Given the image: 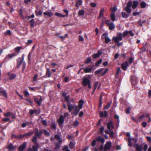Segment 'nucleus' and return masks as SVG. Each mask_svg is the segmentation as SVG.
<instances>
[{
	"instance_id": "nucleus-64",
	"label": "nucleus",
	"mask_w": 151,
	"mask_h": 151,
	"mask_svg": "<svg viewBox=\"0 0 151 151\" xmlns=\"http://www.w3.org/2000/svg\"><path fill=\"white\" fill-rule=\"evenodd\" d=\"M41 122L42 123V124L43 125L47 126V122L45 120H41Z\"/></svg>"
},
{
	"instance_id": "nucleus-44",
	"label": "nucleus",
	"mask_w": 151,
	"mask_h": 151,
	"mask_svg": "<svg viewBox=\"0 0 151 151\" xmlns=\"http://www.w3.org/2000/svg\"><path fill=\"white\" fill-rule=\"evenodd\" d=\"M75 144L73 143L71 141L69 144V147L70 149H73L74 147Z\"/></svg>"
},
{
	"instance_id": "nucleus-2",
	"label": "nucleus",
	"mask_w": 151,
	"mask_h": 151,
	"mask_svg": "<svg viewBox=\"0 0 151 151\" xmlns=\"http://www.w3.org/2000/svg\"><path fill=\"white\" fill-rule=\"evenodd\" d=\"M117 35V36L114 37L112 38V40L114 41L115 42H118L123 40L122 35L121 33H118Z\"/></svg>"
},
{
	"instance_id": "nucleus-27",
	"label": "nucleus",
	"mask_w": 151,
	"mask_h": 151,
	"mask_svg": "<svg viewBox=\"0 0 151 151\" xmlns=\"http://www.w3.org/2000/svg\"><path fill=\"white\" fill-rule=\"evenodd\" d=\"M35 101L38 104L39 106L41 105V101L42 100V99L41 98L40 99L37 98H35L34 99Z\"/></svg>"
},
{
	"instance_id": "nucleus-46",
	"label": "nucleus",
	"mask_w": 151,
	"mask_h": 151,
	"mask_svg": "<svg viewBox=\"0 0 151 151\" xmlns=\"http://www.w3.org/2000/svg\"><path fill=\"white\" fill-rule=\"evenodd\" d=\"M37 112V111L35 109L34 110H30L29 112L30 115H32L34 113H36Z\"/></svg>"
},
{
	"instance_id": "nucleus-51",
	"label": "nucleus",
	"mask_w": 151,
	"mask_h": 151,
	"mask_svg": "<svg viewBox=\"0 0 151 151\" xmlns=\"http://www.w3.org/2000/svg\"><path fill=\"white\" fill-rule=\"evenodd\" d=\"M30 23V26L33 27L34 26V19H31L29 22Z\"/></svg>"
},
{
	"instance_id": "nucleus-45",
	"label": "nucleus",
	"mask_w": 151,
	"mask_h": 151,
	"mask_svg": "<svg viewBox=\"0 0 151 151\" xmlns=\"http://www.w3.org/2000/svg\"><path fill=\"white\" fill-rule=\"evenodd\" d=\"M84 14V11L82 9L79 10L78 13L79 16L83 15Z\"/></svg>"
},
{
	"instance_id": "nucleus-23",
	"label": "nucleus",
	"mask_w": 151,
	"mask_h": 151,
	"mask_svg": "<svg viewBox=\"0 0 151 151\" xmlns=\"http://www.w3.org/2000/svg\"><path fill=\"white\" fill-rule=\"evenodd\" d=\"M7 76L11 80L14 79L16 77V75L14 74H10L8 73H7Z\"/></svg>"
},
{
	"instance_id": "nucleus-10",
	"label": "nucleus",
	"mask_w": 151,
	"mask_h": 151,
	"mask_svg": "<svg viewBox=\"0 0 151 151\" xmlns=\"http://www.w3.org/2000/svg\"><path fill=\"white\" fill-rule=\"evenodd\" d=\"M130 79L131 81V83L132 85L134 86L137 84V79L134 76H132Z\"/></svg>"
},
{
	"instance_id": "nucleus-17",
	"label": "nucleus",
	"mask_w": 151,
	"mask_h": 151,
	"mask_svg": "<svg viewBox=\"0 0 151 151\" xmlns=\"http://www.w3.org/2000/svg\"><path fill=\"white\" fill-rule=\"evenodd\" d=\"M0 96H2L6 98H7L6 91L3 89L0 88Z\"/></svg>"
},
{
	"instance_id": "nucleus-22",
	"label": "nucleus",
	"mask_w": 151,
	"mask_h": 151,
	"mask_svg": "<svg viewBox=\"0 0 151 151\" xmlns=\"http://www.w3.org/2000/svg\"><path fill=\"white\" fill-rule=\"evenodd\" d=\"M128 66V63L127 61H126L125 63L122 64L121 68L124 70H126L127 69Z\"/></svg>"
},
{
	"instance_id": "nucleus-20",
	"label": "nucleus",
	"mask_w": 151,
	"mask_h": 151,
	"mask_svg": "<svg viewBox=\"0 0 151 151\" xmlns=\"http://www.w3.org/2000/svg\"><path fill=\"white\" fill-rule=\"evenodd\" d=\"M84 103V102L83 100H80L79 101L78 106H78V107L79 109H81L83 107V106Z\"/></svg>"
},
{
	"instance_id": "nucleus-35",
	"label": "nucleus",
	"mask_w": 151,
	"mask_h": 151,
	"mask_svg": "<svg viewBox=\"0 0 151 151\" xmlns=\"http://www.w3.org/2000/svg\"><path fill=\"white\" fill-rule=\"evenodd\" d=\"M104 70V68H101L99 69H98L96 70L95 72V75H98L99 74H100L102 73L103 71Z\"/></svg>"
},
{
	"instance_id": "nucleus-24",
	"label": "nucleus",
	"mask_w": 151,
	"mask_h": 151,
	"mask_svg": "<svg viewBox=\"0 0 151 151\" xmlns=\"http://www.w3.org/2000/svg\"><path fill=\"white\" fill-rule=\"evenodd\" d=\"M35 13L36 16H41L42 15V12L41 10L37 8L35 11Z\"/></svg>"
},
{
	"instance_id": "nucleus-37",
	"label": "nucleus",
	"mask_w": 151,
	"mask_h": 151,
	"mask_svg": "<svg viewBox=\"0 0 151 151\" xmlns=\"http://www.w3.org/2000/svg\"><path fill=\"white\" fill-rule=\"evenodd\" d=\"M140 6L141 8H144L146 7V4L145 2L142 1L141 2Z\"/></svg>"
},
{
	"instance_id": "nucleus-38",
	"label": "nucleus",
	"mask_w": 151,
	"mask_h": 151,
	"mask_svg": "<svg viewBox=\"0 0 151 151\" xmlns=\"http://www.w3.org/2000/svg\"><path fill=\"white\" fill-rule=\"evenodd\" d=\"M105 42L106 44L108 43L109 42L111 41V40L108 36L105 37L104 38Z\"/></svg>"
},
{
	"instance_id": "nucleus-7",
	"label": "nucleus",
	"mask_w": 151,
	"mask_h": 151,
	"mask_svg": "<svg viewBox=\"0 0 151 151\" xmlns=\"http://www.w3.org/2000/svg\"><path fill=\"white\" fill-rule=\"evenodd\" d=\"M35 135L37 137L40 138L41 137L42 131L41 130H38L37 128H35L34 130Z\"/></svg>"
},
{
	"instance_id": "nucleus-11",
	"label": "nucleus",
	"mask_w": 151,
	"mask_h": 151,
	"mask_svg": "<svg viewBox=\"0 0 151 151\" xmlns=\"http://www.w3.org/2000/svg\"><path fill=\"white\" fill-rule=\"evenodd\" d=\"M16 55V54L15 53L8 54L6 56V57L4 59V62L7 61L13 57L15 56Z\"/></svg>"
},
{
	"instance_id": "nucleus-4",
	"label": "nucleus",
	"mask_w": 151,
	"mask_h": 151,
	"mask_svg": "<svg viewBox=\"0 0 151 151\" xmlns=\"http://www.w3.org/2000/svg\"><path fill=\"white\" fill-rule=\"evenodd\" d=\"M132 6V3L131 1H129L128 2L127 6L124 8L125 10L128 14L130 13L132 11V9L130 8Z\"/></svg>"
},
{
	"instance_id": "nucleus-56",
	"label": "nucleus",
	"mask_w": 151,
	"mask_h": 151,
	"mask_svg": "<svg viewBox=\"0 0 151 151\" xmlns=\"http://www.w3.org/2000/svg\"><path fill=\"white\" fill-rule=\"evenodd\" d=\"M104 128L103 127H101L99 129V132L100 134H102L103 133L104 130Z\"/></svg>"
},
{
	"instance_id": "nucleus-19",
	"label": "nucleus",
	"mask_w": 151,
	"mask_h": 151,
	"mask_svg": "<svg viewBox=\"0 0 151 151\" xmlns=\"http://www.w3.org/2000/svg\"><path fill=\"white\" fill-rule=\"evenodd\" d=\"M102 54V52L100 50H99L98 51L97 53L96 54H94L93 55V58L95 59L96 58L99 57Z\"/></svg>"
},
{
	"instance_id": "nucleus-30",
	"label": "nucleus",
	"mask_w": 151,
	"mask_h": 151,
	"mask_svg": "<svg viewBox=\"0 0 151 151\" xmlns=\"http://www.w3.org/2000/svg\"><path fill=\"white\" fill-rule=\"evenodd\" d=\"M110 18L112 21H115L116 20V17L115 15V13H111L110 14Z\"/></svg>"
},
{
	"instance_id": "nucleus-31",
	"label": "nucleus",
	"mask_w": 151,
	"mask_h": 151,
	"mask_svg": "<svg viewBox=\"0 0 151 151\" xmlns=\"http://www.w3.org/2000/svg\"><path fill=\"white\" fill-rule=\"evenodd\" d=\"M7 148L9 151H11L14 149L15 147L12 144H10L8 146Z\"/></svg>"
},
{
	"instance_id": "nucleus-5",
	"label": "nucleus",
	"mask_w": 151,
	"mask_h": 151,
	"mask_svg": "<svg viewBox=\"0 0 151 151\" xmlns=\"http://www.w3.org/2000/svg\"><path fill=\"white\" fill-rule=\"evenodd\" d=\"M105 23L109 26V29L110 30H113L115 28V25L114 23L112 22H109V20L107 19L105 21Z\"/></svg>"
},
{
	"instance_id": "nucleus-42",
	"label": "nucleus",
	"mask_w": 151,
	"mask_h": 151,
	"mask_svg": "<svg viewBox=\"0 0 151 151\" xmlns=\"http://www.w3.org/2000/svg\"><path fill=\"white\" fill-rule=\"evenodd\" d=\"M55 15L57 16L58 17H63L65 16V15H63L62 14H61L60 13H58L57 12H55Z\"/></svg>"
},
{
	"instance_id": "nucleus-29",
	"label": "nucleus",
	"mask_w": 151,
	"mask_h": 151,
	"mask_svg": "<svg viewBox=\"0 0 151 151\" xmlns=\"http://www.w3.org/2000/svg\"><path fill=\"white\" fill-rule=\"evenodd\" d=\"M96 140L99 142H101V143H103L105 142L104 139L101 136L98 137L96 139Z\"/></svg>"
},
{
	"instance_id": "nucleus-9",
	"label": "nucleus",
	"mask_w": 151,
	"mask_h": 151,
	"mask_svg": "<svg viewBox=\"0 0 151 151\" xmlns=\"http://www.w3.org/2000/svg\"><path fill=\"white\" fill-rule=\"evenodd\" d=\"M111 147V142L107 141L106 142L104 146V150H109Z\"/></svg>"
},
{
	"instance_id": "nucleus-53",
	"label": "nucleus",
	"mask_w": 151,
	"mask_h": 151,
	"mask_svg": "<svg viewBox=\"0 0 151 151\" xmlns=\"http://www.w3.org/2000/svg\"><path fill=\"white\" fill-rule=\"evenodd\" d=\"M65 100V101H66L67 102V104L70 103V102L69 101V96H67L65 97H64Z\"/></svg>"
},
{
	"instance_id": "nucleus-49",
	"label": "nucleus",
	"mask_w": 151,
	"mask_h": 151,
	"mask_svg": "<svg viewBox=\"0 0 151 151\" xmlns=\"http://www.w3.org/2000/svg\"><path fill=\"white\" fill-rule=\"evenodd\" d=\"M102 61V59H100L98 60L97 62L95 63V65L96 66H98L99 65L101 64Z\"/></svg>"
},
{
	"instance_id": "nucleus-43",
	"label": "nucleus",
	"mask_w": 151,
	"mask_h": 151,
	"mask_svg": "<svg viewBox=\"0 0 151 151\" xmlns=\"http://www.w3.org/2000/svg\"><path fill=\"white\" fill-rule=\"evenodd\" d=\"M104 11V8H102L101 9L99 13V15H100V16L103 17L104 14L103 13Z\"/></svg>"
},
{
	"instance_id": "nucleus-58",
	"label": "nucleus",
	"mask_w": 151,
	"mask_h": 151,
	"mask_svg": "<svg viewBox=\"0 0 151 151\" xmlns=\"http://www.w3.org/2000/svg\"><path fill=\"white\" fill-rule=\"evenodd\" d=\"M50 127L52 129H55L56 128V126L55 123H53L51 125Z\"/></svg>"
},
{
	"instance_id": "nucleus-32",
	"label": "nucleus",
	"mask_w": 151,
	"mask_h": 151,
	"mask_svg": "<svg viewBox=\"0 0 151 151\" xmlns=\"http://www.w3.org/2000/svg\"><path fill=\"white\" fill-rule=\"evenodd\" d=\"M46 75L48 78L50 77L51 76V72L49 68H47L46 69Z\"/></svg>"
},
{
	"instance_id": "nucleus-52",
	"label": "nucleus",
	"mask_w": 151,
	"mask_h": 151,
	"mask_svg": "<svg viewBox=\"0 0 151 151\" xmlns=\"http://www.w3.org/2000/svg\"><path fill=\"white\" fill-rule=\"evenodd\" d=\"M22 49V47H15L14 49L15 50L16 52H19L20 50Z\"/></svg>"
},
{
	"instance_id": "nucleus-25",
	"label": "nucleus",
	"mask_w": 151,
	"mask_h": 151,
	"mask_svg": "<svg viewBox=\"0 0 151 151\" xmlns=\"http://www.w3.org/2000/svg\"><path fill=\"white\" fill-rule=\"evenodd\" d=\"M145 115L144 114L139 116L136 119V122L138 123L140 122L143 118L145 117Z\"/></svg>"
},
{
	"instance_id": "nucleus-61",
	"label": "nucleus",
	"mask_w": 151,
	"mask_h": 151,
	"mask_svg": "<svg viewBox=\"0 0 151 151\" xmlns=\"http://www.w3.org/2000/svg\"><path fill=\"white\" fill-rule=\"evenodd\" d=\"M91 61V59L90 58H88L85 62L86 63H88Z\"/></svg>"
},
{
	"instance_id": "nucleus-55",
	"label": "nucleus",
	"mask_w": 151,
	"mask_h": 151,
	"mask_svg": "<svg viewBox=\"0 0 151 151\" xmlns=\"http://www.w3.org/2000/svg\"><path fill=\"white\" fill-rule=\"evenodd\" d=\"M109 69L108 68H105L104 71L102 73V76H103L105 75L108 71Z\"/></svg>"
},
{
	"instance_id": "nucleus-39",
	"label": "nucleus",
	"mask_w": 151,
	"mask_h": 151,
	"mask_svg": "<svg viewBox=\"0 0 151 151\" xmlns=\"http://www.w3.org/2000/svg\"><path fill=\"white\" fill-rule=\"evenodd\" d=\"M92 70V68H88L87 67L84 70V72L85 73H90L91 71Z\"/></svg>"
},
{
	"instance_id": "nucleus-8",
	"label": "nucleus",
	"mask_w": 151,
	"mask_h": 151,
	"mask_svg": "<svg viewBox=\"0 0 151 151\" xmlns=\"http://www.w3.org/2000/svg\"><path fill=\"white\" fill-rule=\"evenodd\" d=\"M137 139L135 138H129L128 139V146L129 147H132V144L131 143V141H133L134 143H136L137 141Z\"/></svg>"
},
{
	"instance_id": "nucleus-13",
	"label": "nucleus",
	"mask_w": 151,
	"mask_h": 151,
	"mask_svg": "<svg viewBox=\"0 0 151 151\" xmlns=\"http://www.w3.org/2000/svg\"><path fill=\"white\" fill-rule=\"evenodd\" d=\"M114 128L113 122L112 121H109L107 124V128L109 131L112 130Z\"/></svg>"
},
{
	"instance_id": "nucleus-63",
	"label": "nucleus",
	"mask_w": 151,
	"mask_h": 151,
	"mask_svg": "<svg viewBox=\"0 0 151 151\" xmlns=\"http://www.w3.org/2000/svg\"><path fill=\"white\" fill-rule=\"evenodd\" d=\"M96 145V140L95 139H94L92 141L91 145L92 146H94Z\"/></svg>"
},
{
	"instance_id": "nucleus-21",
	"label": "nucleus",
	"mask_w": 151,
	"mask_h": 151,
	"mask_svg": "<svg viewBox=\"0 0 151 151\" xmlns=\"http://www.w3.org/2000/svg\"><path fill=\"white\" fill-rule=\"evenodd\" d=\"M68 109L69 112L71 111L72 109H74L75 108V106L73 105L72 104H70V103L68 104Z\"/></svg>"
},
{
	"instance_id": "nucleus-26",
	"label": "nucleus",
	"mask_w": 151,
	"mask_h": 151,
	"mask_svg": "<svg viewBox=\"0 0 151 151\" xmlns=\"http://www.w3.org/2000/svg\"><path fill=\"white\" fill-rule=\"evenodd\" d=\"M44 16L47 15L49 17H51L53 15L52 13L51 12H45L43 13Z\"/></svg>"
},
{
	"instance_id": "nucleus-54",
	"label": "nucleus",
	"mask_w": 151,
	"mask_h": 151,
	"mask_svg": "<svg viewBox=\"0 0 151 151\" xmlns=\"http://www.w3.org/2000/svg\"><path fill=\"white\" fill-rule=\"evenodd\" d=\"M43 132L45 134V135L49 136L50 134L49 132H47V131L45 129H43Z\"/></svg>"
},
{
	"instance_id": "nucleus-41",
	"label": "nucleus",
	"mask_w": 151,
	"mask_h": 151,
	"mask_svg": "<svg viewBox=\"0 0 151 151\" xmlns=\"http://www.w3.org/2000/svg\"><path fill=\"white\" fill-rule=\"evenodd\" d=\"M28 136V134H25L24 135H18V139H22L23 137H24L26 136L27 137V136Z\"/></svg>"
},
{
	"instance_id": "nucleus-57",
	"label": "nucleus",
	"mask_w": 151,
	"mask_h": 151,
	"mask_svg": "<svg viewBox=\"0 0 151 151\" xmlns=\"http://www.w3.org/2000/svg\"><path fill=\"white\" fill-rule=\"evenodd\" d=\"M79 122L78 120H76L73 123V125L74 126L77 127L79 125Z\"/></svg>"
},
{
	"instance_id": "nucleus-16",
	"label": "nucleus",
	"mask_w": 151,
	"mask_h": 151,
	"mask_svg": "<svg viewBox=\"0 0 151 151\" xmlns=\"http://www.w3.org/2000/svg\"><path fill=\"white\" fill-rule=\"evenodd\" d=\"M24 55H23L22 58H18L17 60V68H19L21 63H22L23 62V60H24Z\"/></svg>"
},
{
	"instance_id": "nucleus-60",
	"label": "nucleus",
	"mask_w": 151,
	"mask_h": 151,
	"mask_svg": "<svg viewBox=\"0 0 151 151\" xmlns=\"http://www.w3.org/2000/svg\"><path fill=\"white\" fill-rule=\"evenodd\" d=\"M67 138L69 140H71L72 139L73 137V135H67L66 136Z\"/></svg>"
},
{
	"instance_id": "nucleus-48",
	"label": "nucleus",
	"mask_w": 151,
	"mask_h": 151,
	"mask_svg": "<svg viewBox=\"0 0 151 151\" xmlns=\"http://www.w3.org/2000/svg\"><path fill=\"white\" fill-rule=\"evenodd\" d=\"M110 132L109 134V136L111 138H113L114 137V133L113 131L112 130H111L110 131H109Z\"/></svg>"
},
{
	"instance_id": "nucleus-18",
	"label": "nucleus",
	"mask_w": 151,
	"mask_h": 151,
	"mask_svg": "<svg viewBox=\"0 0 151 151\" xmlns=\"http://www.w3.org/2000/svg\"><path fill=\"white\" fill-rule=\"evenodd\" d=\"M27 143L26 142H24L23 144L19 147V151H23L26 147Z\"/></svg>"
},
{
	"instance_id": "nucleus-40",
	"label": "nucleus",
	"mask_w": 151,
	"mask_h": 151,
	"mask_svg": "<svg viewBox=\"0 0 151 151\" xmlns=\"http://www.w3.org/2000/svg\"><path fill=\"white\" fill-rule=\"evenodd\" d=\"M117 9V7H112L110 8V10L111 11V13H115V12Z\"/></svg>"
},
{
	"instance_id": "nucleus-36",
	"label": "nucleus",
	"mask_w": 151,
	"mask_h": 151,
	"mask_svg": "<svg viewBox=\"0 0 151 151\" xmlns=\"http://www.w3.org/2000/svg\"><path fill=\"white\" fill-rule=\"evenodd\" d=\"M111 103H112L111 101H109V102H108L107 103L106 106H105L104 107V109H108L109 108V107L110 106L111 104Z\"/></svg>"
},
{
	"instance_id": "nucleus-12",
	"label": "nucleus",
	"mask_w": 151,
	"mask_h": 151,
	"mask_svg": "<svg viewBox=\"0 0 151 151\" xmlns=\"http://www.w3.org/2000/svg\"><path fill=\"white\" fill-rule=\"evenodd\" d=\"M134 147L135 148L137 151H142V144L139 145L137 144H134Z\"/></svg>"
},
{
	"instance_id": "nucleus-34",
	"label": "nucleus",
	"mask_w": 151,
	"mask_h": 151,
	"mask_svg": "<svg viewBox=\"0 0 151 151\" xmlns=\"http://www.w3.org/2000/svg\"><path fill=\"white\" fill-rule=\"evenodd\" d=\"M121 14L123 18L125 19L127 18L129 16V15L127 14L125 12H122Z\"/></svg>"
},
{
	"instance_id": "nucleus-62",
	"label": "nucleus",
	"mask_w": 151,
	"mask_h": 151,
	"mask_svg": "<svg viewBox=\"0 0 151 151\" xmlns=\"http://www.w3.org/2000/svg\"><path fill=\"white\" fill-rule=\"evenodd\" d=\"M63 150L65 151H70V150L68 149V147L67 146H66L63 147Z\"/></svg>"
},
{
	"instance_id": "nucleus-59",
	"label": "nucleus",
	"mask_w": 151,
	"mask_h": 151,
	"mask_svg": "<svg viewBox=\"0 0 151 151\" xmlns=\"http://www.w3.org/2000/svg\"><path fill=\"white\" fill-rule=\"evenodd\" d=\"M5 35H11V32L10 30H7L5 33Z\"/></svg>"
},
{
	"instance_id": "nucleus-6",
	"label": "nucleus",
	"mask_w": 151,
	"mask_h": 151,
	"mask_svg": "<svg viewBox=\"0 0 151 151\" xmlns=\"http://www.w3.org/2000/svg\"><path fill=\"white\" fill-rule=\"evenodd\" d=\"M39 148V144L38 143H36L35 145L32 146V147L29 148V151H38Z\"/></svg>"
},
{
	"instance_id": "nucleus-28",
	"label": "nucleus",
	"mask_w": 151,
	"mask_h": 151,
	"mask_svg": "<svg viewBox=\"0 0 151 151\" xmlns=\"http://www.w3.org/2000/svg\"><path fill=\"white\" fill-rule=\"evenodd\" d=\"M138 4V3L137 1H134L132 5V8L133 9H135L137 7Z\"/></svg>"
},
{
	"instance_id": "nucleus-14",
	"label": "nucleus",
	"mask_w": 151,
	"mask_h": 151,
	"mask_svg": "<svg viewBox=\"0 0 151 151\" xmlns=\"http://www.w3.org/2000/svg\"><path fill=\"white\" fill-rule=\"evenodd\" d=\"M80 109L78 107V106L77 105H75V108L73 109V111L72 112L71 114L75 116L77 115Z\"/></svg>"
},
{
	"instance_id": "nucleus-1",
	"label": "nucleus",
	"mask_w": 151,
	"mask_h": 151,
	"mask_svg": "<svg viewBox=\"0 0 151 151\" xmlns=\"http://www.w3.org/2000/svg\"><path fill=\"white\" fill-rule=\"evenodd\" d=\"M82 84L83 86H88L89 88H91V81L87 77L83 78V79Z\"/></svg>"
},
{
	"instance_id": "nucleus-3",
	"label": "nucleus",
	"mask_w": 151,
	"mask_h": 151,
	"mask_svg": "<svg viewBox=\"0 0 151 151\" xmlns=\"http://www.w3.org/2000/svg\"><path fill=\"white\" fill-rule=\"evenodd\" d=\"M117 35V36L114 37L112 38V40L114 41L115 42H118L123 40L122 35L121 33H118Z\"/></svg>"
},
{
	"instance_id": "nucleus-47",
	"label": "nucleus",
	"mask_w": 151,
	"mask_h": 151,
	"mask_svg": "<svg viewBox=\"0 0 151 151\" xmlns=\"http://www.w3.org/2000/svg\"><path fill=\"white\" fill-rule=\"evenodd\" d=\"M145 20H144L142 21L141 19H140L138 21V24L141 26H142L143 25L142 24L145 23Z\"/></svg>"
},
{
	"instance_id": "nucleus-50",
	"label": "nucleus",
	"mask_w": 151,
	"mask_h": 151,
	"mask_svg": "<svg viewBox=\"0 0 151 151\" xmlns=\"http://www.w3.org/2000/svg\"><path fill=\"white\" fill-rule=\"evenodd\" d=\"M37 137L35 136H33L32 138V141L35 143V144L36 143H37L36 142L37 139Z\"/></svg>"
},
{
	"instance_id": "nucleus-33",
	"label": "nucleus",
	"mask_w": 151,
	"mask_h": 151,
	"mask_svg": "<svg viewBox=\"0 0 151 151\" xmlns=\"http://www.w3.org/2000/svg\"><path fill=\"white\" fill-rule=\"evenodd\" d=\"M82 2L83 1L82 0H78L75 5L76 6L78 7L79 6L82 4Z\"/></svg>"
},
{
	"instance_id": "nucleus-15",
	"label": "nucleus",
	"mask_w": 151,
	"mask_h": 151,
	"mask_svg": "<svg viewBox=\"0 0 151 151\" xmlns=\"http://www.w3.org/2000/svg\"><path fill=\"white\" fill-rule=\"evenodd\" d=\"M64 117L63 115H60L59 117V119L58 120V122L59 125L60 126L64 122Z\"/></svg>"
}]
</instances>
